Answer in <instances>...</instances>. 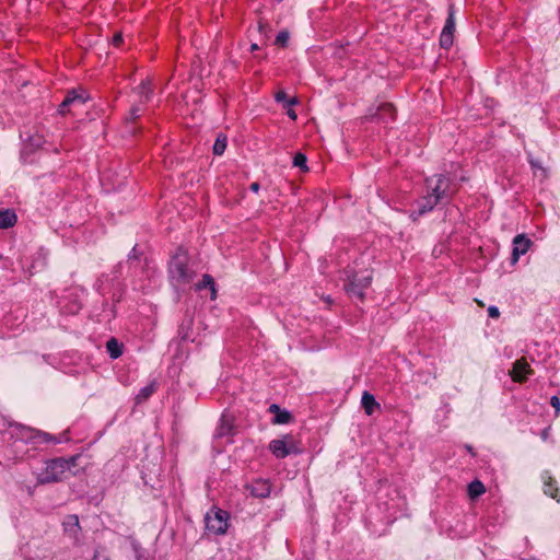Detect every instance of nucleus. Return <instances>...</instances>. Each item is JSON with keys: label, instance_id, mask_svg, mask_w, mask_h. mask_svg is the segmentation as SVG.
<instances>
[{"label": "nucleus", "instance_id": "9d476101", "mask_svg": "<svg viewBox=\"0 0 560 560\" xmlns=\"http://www.w3.org/2000/svg\"><path fill=\"white\" fill-rule=\"evenodd\" d=\"M533 373L529 364L525 359H518L513 363L512 370L510 371V375L513 378V381L522 383L525 382Z\"/></svg>", "mask_w": 560, "mask_h": 560}, {"label": "nucleus", "instance_id": "0eeeda50", "mask_svg": "<svg viewBox=\"0 0 560 560\" xmlns=\"http://www.w3.org/2000/svg\"><path fill=\"white\" fill-rule=\"evenodd\" d=\"M206 529L214 535L225 534L229 525V514L221 509L212 510L205 517Z\"/></svg>", "mask_w": 560, "mask_h": 560}, {"label": "nucleus", "instance_id": "7c9ffc66", "mask_svg": "<svg viewBox=\"0 0 560 560\" xmlns=\"http://www.w3.org/2000/svg\"><path fill=\"white\" fill-rule=\"evenodd\" d=\"M141 107L139 105H133L130 110H129V115L127 117V120L128 121H133L136 119H138L141 115Z\"/></svg>", "mask_w": 560, "mask_h": 560}, {"label": "nucleus", "instance_id": "f257e3e1", "mask_svg": "<svg viewBox=\"0 0 560 560\" xmlns=\"http://www.w3.org/2000/svg\"><path fill=\"white\" fill-rule=\"evenodd\" d=\"M2 440L10 443L11 456L12 458L18 459L23 458L24 455L28 452V448H26V445L28 444L36 447L40 444H60L68 442L70 439L67 432L56 436L20 423H10L9 427L2 432Z\"/></svg>", "mask_w": 560, "mask_h": 560}, {"label": "nucleus", "instance_id": "393cba45", "mask_svg": "<svg viewBox=\"0 0 560 560\" xmlns=\"http://www.w3.org/2000/svg\"><path fill=\"white\" fill-rule=\"evenodd\" d=\"M228 145V138L225 135L220 133L218 135L214 144L212 147V152L214 155H222L226 149Z\"/></svg>", "mask_w": 560, "mask_h": 560}, {"label": "nucleus", "instance_id": "2f4dec72", "mask_svg": "<svg viewBox=\"0 0 560 560\" xmlns=\"http://www.w3.org/2000/svg\"><path fill=\"white\" fill-rule=\"evenodd\" d=\"M550 405L555 408V416L558 417L560 415V398L558 396H551Z\"/></svg>", "mask_w": 560, "mask_h": 560}, {"label": "nucleus", "instance_id": "423d86ee", "mask_svg": "<svg viewBox=\"0 0 560 560\" xmlns=\"http://www.w3.org/2000/svg\"><path fill=\"white\" fill-rule=\"evenodd\" d=\"M271 454L279 459L289 455H299L302 450L294 443L292 435L287 434L282 439H275L269 443Z\"/></svg>", "mask_w": 560, "mask_h": 560}, {"label": "nucleus", "instance_id": "6ab92c4d", "mask_svg": "<svg viewBox=\"0 0 560 560\" xmlns=\"http://www.w3.org/2000/svg\"><path fill=\"white\" fill-rule=\"evenodd\" d=\"M361 405L368 416L373 415L375 408L380 407V404L376 401L375 397L366 390L362 394Z\"/></svg>", "mask_w": 560, "mask_h": 560}, {"label": "nucleus", "instance_id": "412c9836", "mask_svg": "<svg viewBox=\"0 0 560 560\" xmlns=\"http://www.w3.org/2000/svg\"><path fill=\"white\" fill-rule=\"evenodd\" d=\"M124 345L116 338H110L106 342V350L112 359H118L122 354Z\"/></svg>", "mask_w": 560, "mask_h": 560}, {"label": "nucleus", "instance_id": "a878e982", "mask_svg": "<svg viewBox=\"0 0 560 560\" xmlns=\"http://www.w3.org/2000/svg\"><path fill=\"white\" fill-rule=\"evenodd\" d=\"M307 158L305 154L298 152L293 158V165L300 167L301 171L306 172L307 167Z\"/></svg>", "mask_w": 560, "mask_h": 560}, {"label": "nucleus", "instance_id": "f3484780", "mask_svg": "<svg viewBox=\"0 0 560 560\" xmlns=\"http://www.w3.org/2000/svg\"><path fill=\"white\" fill-rule=\"evenodd\" d=\"M156 388L158 385L155 381H152L148 385L141 387L135 397L136 404L140 405L148 400L156 392Z\"/></svg>", "mask_w": 560, "mask_h": 560}, {"label": "nucleus", "instance_id": "c9c22d12", "mask_svg": "<svg viewBox=\"0 0 560 560\" xmlns=\"http://www.w3.org/2000/svg\"><path fill=\"white\" fill-rule=\"evenodd\" d=\"M249 189H250V191L257 194L260 189L259 183H257V182L252 183L249 186Z\"/></svg>", "mask_w": 560, "mask_h": 560}, {"label": "nucleus", "instance_id": "f8f14e48", "mask_svg": "<svg viewBox=\"0 0 560 560\" xmlns=\"http://www.w3.org/2000/svg\"><path fill=\"white\" fill-rule=\"evenodd\" d=\"M90 96L85 90H71L68 91L63 106L79 107L85 104L89 101Z\"/></svg>", "mask_w": 560, "mask_h": 560}, {"label": "nucleus", "instance_id": "7ed1b4c3", "mask_svg": "<svg viewBox=\"0 0 560 560\" xmlns=\"http://www.w3.org/2000/svg\"><path fill=\"white\" fill-rule=\"evenodd\" d=\"M189 257L186 250L178 248L168 261V278L174 287L188 284L195 277V271L188 267Z\"/></svg>", "mask_w": 560, "mask_h": 560}, {"label": "nucleus", "instance_id": "79ce46f5", "mask_svg": "<svg viewBox=\"0 0 560 560\" xmlns=\"http://www.w3.org/2000/svg\"><path fill=\"white\" fill-rule=\"evenodd\" d=\"M384 108H386V109H388V110H390V112H393V110H394V107H393V105H392V104H385V105H384Z\"/></svg>", "mask_w": 560, "mask_h": 560}, {"label": "nucleus", "instance_id": "cd10ccee", "mask_svg": "<svg viewBox=\"0 0 560 560\" xmlns=\"http://www.w3.org/2000/svg\"><path fill=\"white\" fill-rule=\"evenodd\" d=\"M131 547L135 552L136 560H148L147 551L141 547V545L138 541H132Z\"/></svg>", "mask_w": 560, "mask_h": 560}, {"label": "nucleus", "instance_id": "9b49d317", "mask_svg": "<svg viewBox=\"0 0 560 560\" xmlns=\"http://www.w3.org/2000/svg\"><path fill=\"white\" fill-rule=\"evenodd\" d=\"M234 432H235V429L233 425L232 418H230L223 413L220 419V422L214 431V435H213L214 439L219 440V439L228 438L229 439L228 441L232 442L231 436L234 435Z\"/></svg>", "mask_w": 560, "mask_h": 560}, {"label": "nucleus", "instance_id": "4468645a", "mask_svg": "<svg viewBox=\"0 0 560 560\" xmlns=\"http://www.w3.org/2000/svg\"><path fill=\"white\" fill-rule=\"evenodd\" d=\"M269 411L275 415L272 419V423L275 424H287L292 420L291 412L287 409H281L277 404H271L269 406Z\"/></svg>", "mask_w": 560, "mask_h": 560}, {"label": "nucleus", "instance_id": "c85d7f7f", "mask_svg": "<svg viewBox=\"0 0 560 560\" xmlns=\"http://www.w3.org/2000/svg\"><path fill=\"white\" fill-rule=\"evenodd\" d=\"M439 43H440L441 48L450 49L454 43V36L441 32Z\"/></svg>", "mask_w": 560, "mask_h": 560}, {"label": "nucleus", "instance_id": "e433bc0d", "mask_svg": "<svg viewBox=\"0 0 560 560\" xmlns=\"http://www.w3.org/2000/svg\"><path fill=\"white\" fill-rule=\"evenodd\" d=\"M287 115L292 119V120H295L298 118V115L295 113L294 109H292V107L290 108H287Z\"/></svg>", "mask_w": 560, "mask_h": 560}, {"label": "nucleus", "instance_id": "aec40b11", "mask_svg": "<svg viewBox=\"0 0 560 560\" xmlns=\"http://www.w3.org/2000/svg\"><path fill=\"white\" fill-rule=\"evenodd\" d=\"M544 492L557 502H560V491L556 486V481L550 476L544 477Z\"/></svg>", "mask_w": 560, "mask_h": 560}, {"label": "nucleus", "instance_id": "2eb2a0df", "mask_svg": "<svg viewBox=\"0 0 560 560\" xmlns=\"http://www.w3.org/2000/svg\"><path fill=\"white\" fill-rule=\"evenodd\" d=\"M249 491L255 498H267L270 494V485L266 480H256L249 486Z\"/></svg>", "mask_w": 560, "mask_h": 560}, {"label": "nucleus", "instance_id": "bb28decb", "mask_svg": "<svg viewBox=\"0 0 560 560\" xmlns=\"http://www.w3.org/2000/svg\"><path fill=\"white\" fill-rule=\"evenodd\" d=\"M63 527L66 532H70L72 529H79V517L77 515H68L66 521L63 522Z\"/></svg>", "mask_w": 560, "mask_h": 560}, {"label": "nucleus", "instance_id": "ea45409f", "mask_svg": "<svg viewBox=\"0 0 560 560\" xmlns=\"http://www.w3.org/2000/svg\"><path fill=\"white\" fill-rule=\"evenodd\" d=\"M465 448H466V450H467V451H468L472 456H475V452H474V448H472V446H471V445L466 444V445H465Z\"/></svg>", "mask_w": 560, "mask_h": 560}, {"label": "nucleus", "instance_id": "1a4fd4ad", "mask_svg": "<svg viewBox=\"0 0 560 560\" xmlns=\"http://www.w3.org/2000/svg\"><path fill=\"white\" fill-rule=\"evenodd\" d=\"M533 242L525 234H517L512 242L511 264L515 265L520 257L528 252Z\"/></svg>", "mask_w": 560, "mask_h": 560}, {"label": "nucleus", "instance_id": "72a5a7b5", "mask_svg": "<svg viewBox=\"0 0 560 560\" xmlns=\"http://www.w3.org/2000/svg\"><path fill=\"white\" fill-rule=\"evenodd\" d=\"M139 256H140V253L138 252L137 246H133V248L128 254V260L129 261L137 260L139 258Z\"/></svg>", "mask_w": 560, "mask_h": 560}, {"label": "nucleus", "instance_id": "58836bf2", "mask_svg": "<svg viewBox=\"0 0 560 560\" xmlns=\"http://www.w3.org/2000/svg\"><path fill=\"white\" fill-rule=\"evenodd\" d=\"M529 163H530L532 167H534V168L541 167L540 164L537 161L529 160Z\"/></svg>", "mask_w": 560, "mask_h": 560}, {"label": "nucleus", "instance_id": "4c0bfd02", "mask_svg": "<svg viewBox=\"0 0 560 560\" xmlns=\"http://www.w3.org/2000/svg\"><path fill=\"white\" fill-rule=\"evenodd\" d=\"M113 40H114V44H115V45H118L119 43H121V42H122V36H121V34H116V35L114 36Z\"/></svg>", "mask_w": 560, "mask_h": 560}, {"label": "nucleus", "instance_id": "37998d69", "mask_svg": "<svg viewBox=\"0 0 560 560\" xmlns=\"http://www.w3.org/2000/svg\"><path fill=\"white\" fill-rule=\"evenodd\" d=\"M93 560H97V555H96V553L94 555V558H93Z\"/></svg>", "mask_w": 560, "mask_h": 560}, {"label": "nucleus", "instance_id": "6e6552de", "mask_svg": "<svg viewBox=\"0 0 560 560\" xmlns=\"http://www.w3.org/2000/svg\"><path fill=\"white\" fill-rule=\"evenodd\" d=\"M60 312L67 315H75L82 307L80 295L77 291H68L59 301Z\"/></svg>", "mask_w": 560, "mask_h": 560}, {"label": "nucleus", "instance_id": "4be33fe9", "mask_svg": "<svg viewBox=\"0 0 560 560\" xmlns=\"http://www.w3.org/2000/svg\"><path fill=\"white\" fill-rule=\"evenodd\" d=\"M455 32V8L454 4L448 5L447 18L442 30V33L450 34L454 36Z\"/></svg>", "mask_w": 560, "mask_h": 560}, {"label": "nucleus", "instance_id": "dca6fc26", "mask_svg": "<svg viewBox=\"0 0 560 560\" xmlns=\"http://www.w3.org/2000/svg\"><path fill=\"white\" fill-rule=\"evenodd\" d=\"M203 289H209L210 290V292H211V295H210L211 300H215L217 299V293H218L217 285H215L213 277L210 276L209 273H205L202 276L201 281L196 284V290L197 291H201Z\"/></svg>", "mask_w": 560, "mask_h": 560}, {"label": "nucleus", "instance_id": "473e14b6", "mask_svg": "<svg viewBox=\"0 0 560 560\" xmlns=\"http://www.w3.org/2000/svg\"><path fill=\"white\" fill-rule=\"evenodd\" d=\"M488 316L491 318H498L500 316V311L495 305H490L487 310Z\"/></svg>", "mask_w": 560, "mask_h": 560}, {"label": "nucleus", "instance_id": "5701e85b", "mask_svg": "<svg viewBox=\"0 0 560 560\" xmlns=\"http://www.w3.org/2000/svg\"><path fill=\"white\" fill-rule=\"evenodd\" d=\"M275 100L277 103L281 104L283 108H290L299 103V100L295 96L289 97L283 90H280L275 94Z\"/></svg>", "mask_w": 560, "mask_h": 560}, {"label": "nucleus", "instance_id": "c756f323", "mask_svg": "<svg viewBox=\"0 0 560 560\" xmlns=\"http://www.w3.org/2000/svg\"><path fill=\"white\" fill-rule=\"evenodd\" d=\"M290 38V34L288 31H281L277 34L275 44L280 47H285Z\"/></svg>", "mask_w": 560, "mask_h": 560}, {"label": "nucleus", "instance_id": "a211bd4d", "mask_svg": "<svg viewBox=\"0 0 560 560\" xmlns=\"http://www.w3.org/2000/svg\"><path fill=\"white\" fill-rule=\"evenodd\" d=\"M18 221L16 213L12 209L0 211V229H9L14 226Z\"/></svg>", "mask_w": 560, "mask_h": 560}, {"label": "nucleus", "instance_id": "20e7f679", "mask_svg": "<svg viewBox=\"0 0 560 560\" xmlns=\"http://www.w3.org/2000/svg\"><path fill=\"white\" fill-rule=\"evenodd\" d=\"M77 456L58 457L46 462L45 469L38 476L39 483H51L61 480L63 474L75 465Z\"/></svg>", "mask_w": 560, "mask_h": 560}, {"label": "nucleus", "instance_id": "39448f33", "mask_svg": "<svg viewBox=\"0 0 560 560\" xmlns=\"http://www.w3.org/2000/svg\"><path fill=\"white\" fill-rule=\"evenodd\" d=\"M347 278L345 279L343 288L347 294L351 299L363 301L365 296V290L372 282V275L369 271L357 272L349 270L346 272Z\"/></svg>", "mask_w": 560, "mask_h": 560}, {"label": "nucleus", "instance_id": "f704fd0d", "mask_svg": "<svg viewBox=\"0 0 560 560\" xmlns=\"http://www.w3.org/2000/svg\"><path fill=\"white\" fill-rule=\"evenodd\" d=\"M70 107L71 106H63V101H62L58 107V113L61 115H66L70 110Z\"/></svg>", "mask_w": 560, "mask_h": 560}, {"label": "nucleus", "instance_id": "b1692460", "mask_svg": "<svg viewBox=\"0 0 560 560\" xmlns=\"http://www.w3.org/2000/svg\"><path fill=\"white\" fill-rule=\"evenodd\" d=\"M467 491L471 499H476L486 492V487L480 480L475 479L468 485Z\"/></svg>", "mask_w": 560, "mask_h": 560}, {"label": "nucleus", "instance_id": "ddd939ff", "mask_svg": "<svg viewBox=\"0 0 560 560\" xmlns=\"http://www.w3.org/2000/svg\"><path fill=\"white\" fill-rule=\"evenodd\" d=\"M135 93L139 95L140 103L145 104L152 100L153 96V88L151 80L147 79L141 81V83L135 88Z\"/></svg>", "mask_w": 560, "mask_h": 560}, {"label": "nucleus", "instance_id": "a19ab883", "mask_svg": "<svg viewBox=\"0 0 560 560\" xmlns=\"http://www.w3.org/2000/svg\"><path fill=\"white\" fill-rule=\"evenodd\" d=\"M258 49H259L258 44L253 43V44L250 45V51H256V50H258Z\"/></svg>", "mask_w": 560, "mask_h": 560}, {"label": "nucleus", "instance_id": "f03ea898", "mask_svg": "<svg viewBox=\"0 0 560 560\" xmlns=\"http://www.w3.org/2000/svg\"><path fill=\"white\" fill-rule=\"evenodd\" d=\"M425 194L418 198L409 218L416 222L420 217L433 211L439 205H447L454 194L453 179L447 174H435L424 180Z\"/></svg>", "mask_w": 560, "mask_h": 560}]
</instances>
